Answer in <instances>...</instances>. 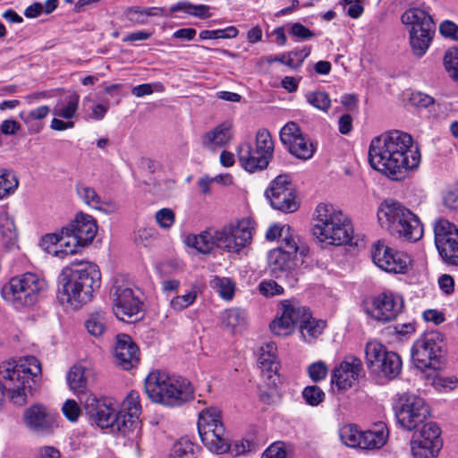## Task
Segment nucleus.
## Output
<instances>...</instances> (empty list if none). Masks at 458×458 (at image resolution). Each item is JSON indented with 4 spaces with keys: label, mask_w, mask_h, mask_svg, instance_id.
<instances>
[{
    "label": "nucleus",
    "mask_w": 458,
    "mask_h": 458,
    "mask_svg": "<svg viewBox=\"0 0 458 458\" xmlns=\"http://www.w3.org/2000/svg\"><path fill=\"white\" fill-rule=\"evenodd\" d=\"M369 162L373 169L387 177L401 180L409 170L419 166L420 153L410 134L391 131L371 140Z\"/></svg>",
    "instance_id": "obj_1"
},
{
    "label": "nucleus",
    "mask_w": 458,
    "mask_h": 458,
    "mask_svg": "<svg viewBox=\"0 0 458 458\" xmlns=\"http://www.w3.org/2000/svg\"><path fill=\"white\" fill-rule=\"evenodd\" d=\"M100 284L101 273L96 264L72 262L58 276L57 299L64 306L80 309L92 300Z\"/></svg>",
    "instance_id": "obj_2"
},
{
    "label": "nucleus",
    "mask_w": 458,
    "mask_h": 458,
    "mask_svg": "<svg viewBox=\"0 0 458 458\" xmlns=\"http://www.w3.org/2000/svg\"><path fill=\"white\" fill-rule=\"evenodd\" d=\"M313 234L321 242L344 245L353 235L352 221L347 214L328 203H319L315 210Z\"/></svg>",
    "instance_id": "obj_3"
},
{
    "label": "nucleus",
    "mask_w": 458,
    "mask_h": 458,
    "mask_svg": "<svg viewBox=\"0 0 458 458\" xmlns=\"http://www.w3.org/2000/svg\"><path fill=\"white\" fill-rule=\"evenodd\" d=\"M144 388L152 402L169 407L180 406L193 398V388L188 379L161 370L147 376Z\"/></svg>",
    "instance_id": "obj_4"
},
{
    "label": "nucleus",
    "mask_w": 458,
    "mask_h": 458,
    "mask_svg": "<svg viewBox=\"0 0 458 458\" xmlns=\"http://www.w3.org/2000/svg\"><path fill=\"white\" fill-rule=\"evenodd\" d=\"M377 217L383 226L401 239L417 242L423 236V225L419 216L400 202L385 200L379 207Z\"/></svg>",
    "instance_id": "obj_5"
},
{
    "label": "nucleus",
    "mask_w": 458,
    "mask_h": 458,
    "mask_svg": "<svg viewBox=\"0 0 458 458\" xmlns=\"http://www.w3.org/2000/svg\"><path fill=\"white\" fill-rule=\"evenodd\" d=\"M47 289L44 278L28 272L11 278L2 288L1 294L16 310H21L36 304Z\"/></svg>",
    "instance_id": "obj_6"
},
{
    "label": "nucleus",
    "mask_w": 458,
    "mask_h": 458,
    "mask_svg": "<svg viewBox=\"0 0 458 458\" xmlns=\"http://www.w3.org/2000/svg\"><path fill=\"white\" fill-rule=\"evenodd\" d=\"M401 20L408 26L410 46L413 55L422 57L429 48L436 30L431 14L426 9L411 7L403 13Z\"/></svg>",
    "instance_id": "obj_7"
},
{
    "label": "nucleus",
    "mask_w": 458,
    "mask_h": 458,
    "mask_svg": "<svg viewBox=\"0 0 458 458\" xmlns=\"http://www.w3.org/2000/svg\"><path fill=\"white\" fill-rule=\"evenodd\" d=\"M309 251L308 246L299 236L286 235L280 246L267 254V269L270 275L276 278L287 276L295 268L294 258L297 253L305 258Z\"/></svg>",
    "instance_id": "obj_8"
},
{
    "label": "nucleus",
    "mask_w": 458,
    "mask_h": 458,
    "mask_svg": "<svg viewBox=\"0 0 458 458\" xmlns=\"http://www.w3.org/2000/svg\"><path fill=\"white\" fill-rule=\"evenodd\" d=\"M394 412L397 422L407 431L419 428L430 415L429 407L424 399L409 393L398 396Z\"/></svg>",
    "instance_id": "obj_9"
},
{
    "label": "nucleus",
    "mask_w": 458,
    "mask_h": 458,
    "mask_svg": "<svg viewBox=\"0 0 458 458\" xmlns=\"http://www.w3.org/2000/svg\"><path fill=\"white\" fill-rule=\"evenodd\" d=\"M86 414L89 420L101 428H111L113 431L122 433L120 428V414L114 401L107 397L98 398L89 394L80 397Z\"/></svg>",
    "instance_id": "obj_10"
},
{
    "label": "nucleus",
    "mask_w": 458,
    "mask_h": 458,
    "mask_svg": "<svg viewBox=\"0 0 458 458\" xmlns=\"http://www.w3.org/2000/svg\"><path fill=\"white\" fill-rule=\"evenodd\" d=\"M255 224L250 217L232 221L218 229L220 249L233 254H239L250 245Z\"/></svg>",
    "instance_id": "obj_11"
},
{
    "label": "nucleus",
    "mask_w": 458,
    "mask_h": 458,
    "mask_svg": "<svg viewBox=\"0 0 458 458\" xmlns=\"http://www.w3.org/2000/svg\"><path fill=\"white\" fill-rule=\"evenodd\" d=\"M274 141L268 130L259 129L256 133L255 152L259 158L250 161V143H241L237 148V157L242 168L250 173L264 170L267 167L274 155Z\"/></svg>",
    "instance_id": "obj_12"
},
{
    "label": "nucleus",
    "mask_w": 458,
    "mask_h": 458,
    "mask_svg": "<svg viewBox=\"0 0 458 458\" xmlns=\"http://www.w3.org/2000/svg\"><path fill=\"white\" fill-rule=\"evenodd\" d=\"M403 298L392 291L372 295L364 301L366 314L381 323L394 320L403 310Z\"/></svg>",
    "instance_id": "obj_13"
},
{
    "label": "nucleus",
    "mask_w": 458,
    "mask_h": 458,
    "mask_svg": "<svg viewBox=\"0 0 458 458\" xmlns=\"http://www.w3.org/2000/svg\"><path fill=\"white\" fill-rule=\"evenodd\" d=\"M98 225L95 219L87 214L80 213L75 219L63 228L66 233L64 238V244L68 249L66 253H77L81 248L90 243L96 236Z\"/></svg>",
    "instance_id": "obj_14"
},
{
    "label": "nucleus",
    "mask_w": 458,
    "mask_h": 458,
    "mask_svg": "<svg viewBox=\"0 0 458 458\" xmlns=\"http://www.w3.org/2000/svg\"><path fill=\"white\" fill-rule=\"evenodd\" d=\"M443 352V335L438 331L425 333L411 348V358L419 369H437Z\"/></svg>",
    "instance_id": "obj_15"
},
{
    "label": "nucleus",
    "mask_w": 458,
    "mask_h": 458,
    "mask_svg": "<svg viewBox=\"0 0 458 458\" xmlns=\"http://www.w3.org/2000/svg\"><path fill=\"white\" fill-rule=\"evenodd\" d=\"M111 295L114 314L118 319L123 321L138 319L142 303L127 283L115 279L111 288Z\"/></svg>",
    "instance_id": "obj_16"
},
{
    "label": "nucleus",
    "mask_w": 458,
    "mask_h": 458,
    "mask_svg": "<svg viewBox=\"0 0 458 458\" xmlns=\"http://www.w3.org/2000/svg\"><path fill=\"white\" fill-rule=\"evenodd\" d=\"M435 244L443 261L458 267V228L446 219L434 224Z\"/></svg>",
    "instance_id": "obj_17"
},
{
    "label": "nucleus",
    "mask_w": 458,
    "mask_h": 458,
    "mask_svg": "<svg viewBox=\"0 0 458 458\" xmlns=\"http://www.w3.org/2000/svg\"><path fill=\"white\" fill-rule=\"evenodd\" d=\"M265 194L275 209L291 213L298 208L295 189L288 174H280L273 180Z\"/></svg>",
    "instance_id": "obj_18"
},
{
    "label": "nucleus",
    "mask_w": 458,
    "mask_h": 458,
    "mask_svg": "<svg viewBox=\"0 0 458 458\" xmlns=\"http://www.w3.org/2000/svg\"><path fill=\"white\" fill-rule=\"evenodd\" d=\"M280 140L293 156L302 160L310 159L317 148L294 122H288L283 126L280 131Z\"/></svg>",
    "instance_id": "obj_19"
},
{
    "label": "nucleus",
    "mask_w": 458,
    "mask_h": 458,
    "mask_svg": "<svg viewBox=\"0 0 458 458\" xmlns=\"http://www.w3.org/2000/svg\"><path fill=\"white\" fill-rule=\"evenodd\" d=\"M281 316L270 323V330L276 335L287 336L295 327H301L305 319L310 318V310L298 302L284 301L282 302Z\"/></svg>",
    "instance_id": "obj_20"
},
{
    "label": "nucleus",
    "mask_w": 458,
    "mask_h": 458,
    "mask_svg": "<svg viewBox=\"0 0 458 458\" xmlns=\"http://www.w3.org/2000/svg\"><path fill=\"white\" fill-rule=\"evenodd\" d=\"M22 420L29 430L36 434H48L58 427L55 414L39 403L25 409Z\"/></svg>",
    "instance_id": "obj_21"
},
{
    "label": "nucleus",
    "mask_w": 458,
    "mask_h": 458,
    "mask_svg": "<svg viewBox=\"0 0 458 458\" xmlns=\"http://www.w3.org/2000/svg\"><path fill=\"white\" fill-rule=\"evenodd\" d=\"M363 371L361 360L355 356H346L332 373L331 383L344 391L355 386Z\"/></svg>",
    "instance_id": "obj_22"
},
{
    "label": "nucleus",
    "mask_w": 458,
    "mask_h": 458,
    "mask_svg": "<svg viewBox=\"0 0 458 458\" xmlns=\"http://www.w3.org/2000/svg\"><path fill=\"white\" fill-rule=\"evenodd\" d=\"M208 418L202 417L198 420V431L203 445L211 452L224 454L230 450V444L225 437V428L223 423L215 425L213 430L207 422ZM212 420L209 419V421Z\"/></svg>",
    "instance_id": "obj_23"
},
{
    "label": "nucleus",
    "mask_w": 458,
    "mask_h": 458,
    "mask_svg": "<svg viewBox=\"0 0 458 458\" xmlns=\"http://www.w3.org/2000/svg\"><path fill=\"white\" fill-rule=\"evenodd\" d=\"M117 364L125 370L135 367L140 361V350L128 335H117L114 347Z\"/></svg>",
    "instance_id": "obj_24"
},
{
    "label": "nucleus",
    "mask_w": 458,
    "mask_h": 458,
    "mask_svg": "<svg viewBox=\"0 0 458 458\" xmlns=\"http://www.w3.org/2000/svg\"><path fill=\"white\" fill-rule=\"evenodd\" d=\"M233 139V124L225 121L212 130L205 132L200 138L201 146L213 153L227 146Z\"/></svg>",
    "instance_id": "obj_25"
},
{
    "label": "nucleus",
    "mask_w": 458,
    "mask_h": 458,
    "mask_svg": "<svg viewBox=\"0 0 458 458\" xmlns=\"http://www.w3.org/2000/svg\"><path fill=\"white\" fill-rule=\"evenodd\" d=\"M140 411V396L138 393L131 392L123 401L121 409L118 411L122 420V422H119L122 434H127L138 427Z\"/></svg>",
    "instance_id": "obj_26"
},
{
    "label": "nucleus",
    "mask_w": 458,
    "mask_h": 458,
    "mask_svg": "<svg viewBox=\"0 0 458 458\" xmlns=\"http://www.w3.org/2000/svg\"><path fill=\"white\" fill-rule=\"evenodd\" d=\"M76 192L79 198L89 207L103 211L105 213L113 212L116 209V205L113 200L103 199L97 192L95 188L79 183L76 185Z\"/></svg>",
    "instance_id": "obj_27"
},
{
    "label": "nucleus",
    "mask_w": 458,
    "mask_h": 458,
    "mask_svg": "<svg viewBox=\"0 0 458 458\" xmlns=\"http://www.w3.org/2000/svg\"><path fill=\"white\" fill-rule=\"evenodd\" d=\"M217 240L218 229L208 228L199 234H188L184 239V243L200 253L208 254L214 248L220 249Z\"/></svg>",
    "instance_id": "obj_28"
},
{
    "label": "nucleus",
    "mask_w": 458,
    "mask_h": 458,
    "mask_svg": "<svg viewBox=\"0 0 458 458\" xmlns=\"http://www.w3.org/2000/svg\"><path fill=\"white\" fill-rule=\"evenodd\" d=\"M0 236L3 246L12 250L18 247V232L14 217L6 208L0 210Z\"/></svg>",
    "instance_id": "obj_29"
},
{
    "label": "nucleus",
    "mask_w": 458,
    "mask_h": 458,
    "mask_svg": "<svg viewBox=\"0 0 458 458\" xmlns=\"http://www.w3.org/2000/svg\"><path fill=\"white\" fill-rule=\"evenodd\" d=\"M276 351L277 347L272 342L260 347L258 365L267 379H271L278 371L279 363L276 358Z\"/></svg>",
    "instance_id": "obj_30"
},
{
    "label": "nucleus",
    "mask_w": 458,
    "mask_h": 458,
    "mask_svg": "<svg viewBox=\"0 0 458 458\" xmlns=\"http://www.w3.org/2000/svg\"><path fill=\"white\" fill-rule=\"evenodd\" d=\"M388 437L387 427L384 423L376 425L375 429L361 432L360 449H379L386 443Z\"/></svg>",
    "instance_id": "obj_31"
},
{
    "label": "nucleus",
    "mask_w": 458,
    "mask_h": 458,
    "mask_svg": "<svg viewBox=\"0 0 458 458\" xmlns=\"http://www.w3.org/2000/svg\"><path fill=\"white\" fill-rule=\"evenodd\" d=\"M89 374V370L82 365H74L67 373L66 379L70 389L74 393L81 394V397L87 394L84 392L87 388Z\"/></svg>",
    "instance_id": "obj_32"
},
{
    "label": "nucleus",
    "mask_w": 458,
    "mask_h": 458,
    "mask_svg": "<svg viewBox=\"0 0 458 458\" xmlns=\"http://www.w3.org/2000/svg\"><path fill=\"white\" fill-rule=\"evenodd\" d=\"M64 237H66V233H63V230L61 233H48L42 237L40 245L47 253L63 259L68 255L73 254L64 251L68 249L66 245L64 244L63 240Z\"/></svg>",
    "instance_id": "obj_33"
},
{
    "label": "nucleus",
    "mask_w": 458,
    "mask_h": 458,
    "mask_svg": "<svg viewBox=\"0 0 458 458\" xmlns=\"http://www.w3.org/2000/svg\"><path fill=\"white\" fill-rule=\"evenodd\" d=\"M108 316L103 310H95L90 312L85 321V327L94 337L102 336L108 327Z\"/></svg>",
    "instance_id": "obj_34"
},
{
    "label": "nucleus",
    "mask_w": 458,
    "mask_h": 458,
    "mask_svg": "<svg viewBox=\"0 0 458 458\" xmlns=\"http://www.w3.org/2000/svg\"><path fill=\"white\" fill-rule=\"evenodd\" d=\"M79 102L80 96L73 93L58 101L51 112L54 116L71 121L76 116Z\"/></svg>",
    "instance_id": "obj_35"
},
{
    "label": "nucleus",
    "mask_w": 458,
    "mask_h": 458,
    "mask_svg": "<svg viewBox=\"0 0 458 458\" xmlns=\"http://www.w3.org/2000/svg\"><path fill=\"white\" fill-rule=\"evenodd\" d=\"M52 110L48 106H40L29 112H21L19 116L22 122L29 127L30 131L38 133L43 129V125L35 123V121L45 119Z\"/></svg>",
    "instance_id": "obj_36"
},
{
    "label": "nucleus",
    "mask_w": 458,
    "mask_h": 458,
    "mask_svg": "<svg viewBox=\"0 0 458 458\" xmlns=\"http://www.w3.org/2000/svg\"><path fill=\"white\" fill-rule=\"evenodd\" d=\"M412 438L423 441L426 444H442L441 429L436 422L426 421L413 433Z\"/></svg>",
    "instance_id": "obj_37"
},
{
    "label": "nucleus",
    "mask_w": 458,
    "mask_h": 458,
    "mask_svg": "<svg viewBox=\"0 0 458 458\" xmlns=\"http://www.w3.org/2000/svg\"><path fill=\"white\" fill-rule=\"evenodd\" d=\"M222 324L232 330H242L247 325V313L240 308H230L221 314Z\"/></svg>",
    "instance_id": "obj_38"
},
{
    "label": "nucleus",
    "mask_w": 458,
    "mask_h": 458,
    "mask_svg": "<svg viewBox=\"0 0 458 458\" xmlns=\"http://www.w3.org/2000/svg\"><path fill=\"white\" fill-rule=\"evenodd\" d=\"M210 7L205 4H193L187 0L179 1L170 6L169 13L182 12L190 16L197 17L199 19H206L210 17Z\"/></svg>",
    "instance_id": "obj_39"
},
{
    "label": "nucleus",
    "mask_w": 458,
    "mask_h": 458,
    "mask_svg": "<svg viewBox=\"0 0 458 458\" xmlns=\"http://www.w3.org/2000/svg\"><path fill=\"white\" fill-rule=\"evenodd\" d=\"M442 444H426L421 440L411 439V450L413 458H437L442 449Z\"/></svg>",
    "instance_id": "obj_40"
},
{
    "label": "nucleus",
    "mask_w": 458,
    "mask_h": 458,
    "mask_svg": "<svg viewBox=\"0 0 458 458\" xmlns=\"http://www.w3.org/2000/svg\"><path fill=\"white\" fill-rule=\"evenodd\" d=\"M209 284L224 300L231 301L233 298L235 283L231 278L214 276Z\"/></svg>",
    "instance_id": "obj_41"
},
{
    "label": "nucleus",
    "mask_w": 458,
    "mask_h": 458,
    "mask_svg": "<svg viewBox=\"0 0 458 458\" xmlns=\"http://www.w3.org/2000/svg\"><path fill=\"white\" fill-rule=\"evenodd\" d=\"M394 252V249H391L383 242L377 241L372 246L371 258L376 266L385 270L386 267H390L388 261Z\"/></svg>",
    "instance_id": "obj_42"
},
{
    "label": "nucleus",
    "mask_w": 458,
    "mask_h": 458,
    "mask_svg": "<svg viewBox=\"0 0 458 458\" xmlns=\"http://www.w3.org/2000/svg\"><path fill=\"white\" fill-rule=\"evenodd\" d=\"M402 366L401 357L396 352H390V353L385 354L379 372L388 378H395L401 373Z\"/></svg>",
    "instance_id": "obj_43"
},
{
    "label": "nucleus",
    "mask_w": 458,
    "mask_h": 458,
    "mask_svg": "<svg viewBox=\"0 0 458 458\" xmlns=\"http://www.w3.org/2000/svg\"><path fill=\"white\" fill-rule=\"evenodd\" d=\"M19 186L16 174L8 169H0V200L13 194Z\"/></svg>",
    "instance_id": "obj_44"
},
{
    "label": "nucleus",
    "mask_w": 458,
    "mask_h": 458,
    "mask_svg": "<svg viewBox=\"0 0 458 458\" xmlns=\"http://www.w3.org/2000/svg\"><path fill=\"white\" fill-rule=\"evenodd\" d=\"M326 327L323 320L313 318L310 313V318L301 324L300 330L303 339L307 342L320 335Z\"/></svg>",
    "instance_id": "obj_45"
},
{
    "label": "nucleus",
    "mask_w": 458,
    "mask_h": 458,
    "mask_svg": "<svg viewBox=\"0 0 458 458\" xmlns=\"http://www.w3.org/2000/svg\"><path fill=\"white\" fill-rule=\"evenodd\" d=\"M388 263L390 267H386L385 271L394 274H405L411 263V259L407 254L394 250Z\"/></svg>",
    "instance_id": "obj_46"
},
{
    "label": "nucleus",
    "mask_w": 458,
    "mask_h": 458,
    "mask_svg": "<svg viewBox=\"0 0 458 458\" xmlns=\"http://www.w3.org/2000/svg\"><path fill=\"white\" fill-rule=\"evenodd\" d=\"M195 445L189 439L182 438L174 445L169 458H198Z\"/></svg>",
    "instance_id": "obj_47"
},
{
    "label": "nucleus",
    "mask_w": 458,
    "mask_h": 458,
    "mask_svg": "<svg viewBox=\"0 0 458 458\" xmlns=\"http://www.w3.org/2000/svg\"><path fill=\"white\" fill-rule=\"evenodd\" d=\"M339 435L345 445L352 448H359L360 445L361 431L358 430L355 425L348 424L342 427Z\"/></svg>",
    "instance_id": "obj_48"
},
{
    "label": "nucleus",
    "mask_w": 458,
    "mask_h": 458,
    "mask_svg": "<svg viewBox=\"0 0 458 458\" xmlns=\"http://www.w3.org/2000/svg\"><path fill=\"white\" fill-rule=\"evenodd\" d=\"M307 102L313 107L327 112L331 107V99L324 91H311L305 95Z\"/></svg>",
    "instance_id": "obj_49"
},
{
    "label": "nucleus",
    "mask_w": 458,
    "mask_h": 458,
    "mask_svg": "<svg viewBox=\"0 0 458 458\" xmlns=\"http://www.w3.org/2000/svg\"><path fill=\"white\" fill-rule=\"evenodd\" d=\"M197 299V291L193 287L190 292L182 295L174 296L170 300V307L175 311H182L192 305Z\"/></svg>",
    "instance_id": "obj_50"
},
{
    "label": "nucleus",
    "mask_w": 458,
    "mask_h": 458,
    "mask_svg": "<svg viewBox=\"0 0 458 458\" xmlns=\"http://www.w3.org/2000/svg\"><path fill=\"white\" fill-rule=\"evenodd\" d=\"M239 31L236 27L229 26L225 29L202 30L199 32L201 39L234 38Z\"/></svg>",
    "instance_id": "obj_51"
},
{
    "label": "nucleus",
    "mask_w": 458,
    "mask_h": 458,
    "mask_svg": "<svg viewBox=\"0 0 458 458\" xmlns=\"http://www.w3.org/2000/svg\"><path fill=\"white\" fill-rule=\"evenodd\" d=\"M301 394L305 403L310 406H318L324 401L326 396L324 391L318 386H306Z\"/></svg>",
    "instance_id": "obj_52"
},
{
    "label": "nucleus",
    "mask_w": 458,
    "mask_h": 458,
    "mask_svg": "<svg viewBox=\"0 0 458 458\" xmlns=\"http://www.w3.org/2000/svg\"><path fill=\"white\" fill-rule=\"evenodd\" d=\"M444 65L449 76L458 81V48L454 47L446 51L444 57Z\"/></svg>",
    "instance_id": "obj_53"
},
{
    "label": "nucleus",
    "mask_w": 458,
    "mask_h": 458,
    "mask_svg": "<svg viewBox=\"0 0 458 458\" xmlns=\"http://www.w3.org/2000/svg\"><path fill=\"white\" fill-rule=\"evenodd\" d=\"M387 351L386 346L377 341H370L366 344L365 355L367 364H375V361H378L380 355H384V352Z\"/></svg>",
    "instance_id": "obj_54"
},
{
    "label": "nucleus",
    "mask_w": 458,
    "mask_h": 458,
    "mask_svg": "<svg viewBox=\"0 0 458 458\" xmlns=\"http://www.w3.org/2000/svg\"><path fill=\"white\" fill-rule=\"evenodd\" d=\"M156 222L163 229H170L175 222L174 212L168 208L158 210L155 215Z\"/></svg>",
    "instance_id": "obj_55"
},
{
    "label": "nucleus",
    "mask_w": 458,
    "mask_h": 458,
    "mask_svg": "<svg viewBox=\"0 0 458 458\" xmlns=\"http://www.w3.org/2000/svg\"><path fill=\"white\" fill-rule=\"evenodd\" d=\"M91 112L88 114L87 119L94 121H101L106 116L110 108V103L107 99L100 103H93L89 107Z\"/></svg>",
    "instance_id": "obj_56"
},
{
    "label": "nucleus",
    "mask_w": 458,
    "mask_h": 458,
    "mask_svg": "<svg viewBox=\"0 0 458 458\" xmlns=\"http://www.w3.org/2000/svg\"><path fill=\"white\" fill-rule=\"evenodd\" d=\"M144 8L140 6H131L128 7L124 11V15L128 21L134 24H146L148 22V18L146 16L145 12H143Z\"/></svg>",
    "instance_id": "obj_57"
},
{
    "label": "nucleus",
    "mask_w": 458,
    "mask_h": 458,
    "mask_svg": "<svg viewBox=\"0 0 458 458\" xmlns=\"http://www.w3.org/2000/svg\"><path fill=\"white\" fill-rule=\"evenodd\" d=\"M165 87L161 83H155L154 85L149 83H144L137 85L132 88L131 94L137 98H141L147 95L152 94L154 91L162 92Z\"/></svg>",
    "instance_id": "obj_58"
},
{
    "label": "nucleus",
    "mask_w": 458,
    "mask_h": 458,
    "mask_svg": "<svg viewBox=\"0 0 458 458\" xmlns=\"http://www.w3.org/2000/svg\"><path fill=\"white\" fill-rule=\"evenodd\" d=\"M308 371L310 378L313 381L318 382L326 378L328 369L325 362L317 361L310 365Z\"/></svg>",
    "instance_id": "obj_59"
},
{
    "label": "nucleus",
    "mask_w": 458,
    "mask_h": 458,
    "mask_svg": "<svg viewBox=\"0 0 458 458\" xmlns=\"http://www.w3.org/2000/svg\"><path fill=\"white\" fill-rule=\"evenodd\" d=\"M286 235L296 236L293 233L290 226L280 227L276 225L270 226L266 233V238L268 241H275L280 238L282 242Z\"/></svg>",
    "instance_id": "obj_60"
},
{
    "label": "nucleus",
    "mask_w": 458,
    "mask_h": 458,
    "mask_svg": "<svg viewBox=\"0 0 458 458\" xmlns=\"http://www.w3.org/2000/svg\"><path fill=\"white\" fill-rule=\"evenodd\" d=\"M62 411L66 419L72 422L76 421L81 414V408L74 400H67Z\"/></svg>",
    "instance_id": "obj_61"
},
{
    "label": "nucleus",
    "mask_w": 458,
    "mask_h": 458,
    "mask_svg": "<svg viewBox=\"0 0 458 458\" xmlns=\"http://www.w3.org/2000/svg\"><path fill=\"white\" fill-rule=\"evenodd\" d=\"M361 1L362 0H342L341 4L346 8V13L351 18L357 19L364 11L363 6L360 4Z\"/></svg>",
    "instance_id": "obj_62"
},
{
    "label": "nucleus",
    "mask_w": 458,
    "mask_h": 458,
    "mask_svg": "<svg viewBox=\"0 0 458 458\" xmlns=\"http://www.w3.org/2000/svg\"><path fill=\"white\" fill-rule=\"evenodd\" d=\"M259 292L264 296H274L283 293L284 288L275 281H264L259 284Z\"/></svg>",
    "instance_id": "obj_63"
},
{
    "label": "nucleus",
    "mask_w": 458,
    "mask_h": 458,
    "mask_svg": "<svg viewBox=\"0 0 458 458\" xmlns=\"http://www.w3.org/2000/svg\"><path fill=\"white\" fill-rule=\"evenodd\" d=\"M261 458H287V454L281 444L275 443L266 449Z\"/></svg>",
    "instance_id": "obj_64"
}]
</instances>
